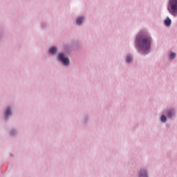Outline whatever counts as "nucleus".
<instances>
[{
  "label": "nucleus",
  "mask_w": 177,
  "mask_h": 177,
  "mask_svg": "<svg viewBox=\"0 0 177 177\" xmlns=\"http://www.w3.org/2000/svg\"><path fill=\"white\" fill-rule=\"evenodd\" d=\"M136 42L141 50H149L151 47V37L149 34L138 35Z\"/></svg>",
  "instance_id": "obj_1"
},
{
  "label": "nucleus",
  "mask_w": 177,
  "mask_h": 177,
  "mask_svg": "<svg viewBox=\"0 0 177 177\" xmlns=\"http://www.w3.org/2000/svg\"><path fill=\"white\" fill-rule=\"evenodd\" d=\"M170 14L172 16H176L177 15V0H169V6L167 8Z\"/></svg>",
  "instance_id": "obj_2"
},
{
  "label": "nucleus",
  "mask_w": 177,
  "mask_h": 177,
  "mask_svg": "<svg viewBox=\"0 0 177 177\" xmlns=\"http://www.w3.org/2000/svg\"><path fill=\"white\" fill-rule=\"evenodd\" d=\"M58 59L60 62H62V63H63L64 66H68V64H70V59H68L67 57H65L64 55L62 53L59 54Z\"/></svg>",
  "instance_id": "obj_3"
},
{
  "label": "nucleus",
  "mask_w": 177,
  "mask_h": 177,
  "mask_svg": "<svg viewBox=\"0 0 177 177\" xmlns=\"http://www.w3.org/2000/svg\"><path fill=\"white\" fill-rule=\"evenodd\" d=\"M172 23V21H171V19H169V17H167L166 19L165 20V25L167 27H169V26H171V24Z\"/></svg>",
  "instance_id": "obj_4"
},
{
  "label": "nucleus",
  "mask_w": 177,
  "mask_h": 177,
  "mask_svg": "<svg viewBox=\"0 0 177 177\" xmlns=\"http://www.w3.org/2000/svg\"><path fill=\"white\" fill-rule=\"evenodd\" d=\"M139 177H147V173H146V171L142 170L139 174Z\"/></svg>",
  "instance_id": "obj_5"
},
{
  "label": "nucleus",
  "mask_w": 177,
  "mask_h": 177,
  "mask_svg": "<svg viewBox=\"0 0 177 177\" xmlns=\"http://www.w3.org/2000/svg\"><path fill=\"white\" fill-rule=\"evenodd\" d=\"M56 52H57V49L55 47H52L49 50V53L53 54V53H56Z\"/></svg>",
  "instance_id": "obj_6"
},
{
  "label": "nucleus",
  "mask_w": 177,
  "mask_h": 177,
  "mask_svg": "<svg viewBox=\"0 0 177 177\" xmlns=\"http://www.w3.org/2000/svg\"><path fill=\"white\" fill-rule=\"evenodd\" d=\"M12 115V111H10V108H8L6 111V117H9V115Z\"/></svg>",
  "instance_id": "obj_7"
},
{
  "label": "nucleus",
  "mask_w": 177,
  "mask_h": 177,
  "mask_svg": "<svg viewBox=\"0 0 177 177\" xmlns=\"http://www.w3.org/2000/svg\"><path fill=\"white\" fill-rule=\"evenodd\" d=\"M83 20H84L83 17L77 18V19L76 21L77 24H78V25L81 24L82 23Z\"/></svg>",
  "instance_id": "obj_8"
},
{
  "label": "nucleus",
  "mask_w": 177,
  "mask_h": 177,
  "mask_svg": "<svg viewBox=\"0 0 177 177\" xmlns=\"http://www.w3.org/2000/svg\"><path fill=\"white\" fill-rule=\"evenodd\" d=\"M167 117H169V118H171V117H172V115H174V112L172 111V110H170L167 112Z\"/></svg>",
  "instance_id": "obj_9"
},
{
  "label": "nucleus",
  "mask_w": 177,
  "mask_h": 177,
  "mask_svg": "<svg viewBox=\"0 0 177 177\" xmlns=\"http://www.w3.org/2000/svg\"><path fill=\"white\" fill-rule=\"evenodd\" d=\"M160 121H162V122H165V121H167V116L162 115L160 118Z\"/></svg>",
  "instance_id": "obj_10"
},
{
  "label": "nucleus",
  "mask_w": 177,
  "mask_h": 177,
  "mask_svg": "<svg viewBox=\"0 0 177 177\" xmlns=\"http://www.w3.org/2000/svg\"><path fill=\"white\" fill-rule=\"evenodd\" d=\"M127 63H131V62H132V57H131V56H127Z\"/></svg>",
  "instance_id": "obj_11"
},
{
  "label": "nucleus",
  "mask_w": 177,
  "mask_h": 177,
  "mask_svg": "<svg viewBox=\"0 0 177 177\" xmlns=\"http://www.w3.org/2000/svg\"><path fill=\"white\" fill-rule=\"evenodd\" d=\"M175 56H176V54H175L174 53H171L169 55V57L171 59H174L175 57Z\"/></svg>",
  "instance_id": "obj_12"
}]
</instances>
